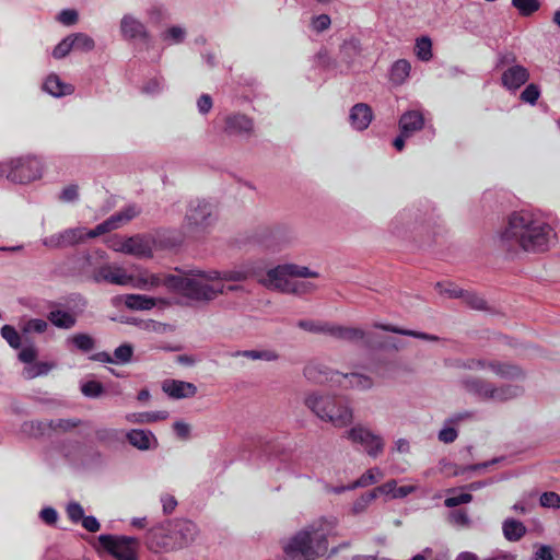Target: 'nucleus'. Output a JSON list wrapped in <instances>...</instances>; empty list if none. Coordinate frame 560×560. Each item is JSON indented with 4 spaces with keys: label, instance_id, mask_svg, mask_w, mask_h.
I'll use <instances>...</instances> for the list:
<instances>
[{
    "label": "nucleus",
    "instance_id": "obj_31",
    "mask_svg": "<svg viewBox=\"0 0 560 560\" xmlns=\"http://www.w3.org/2000/svg\"><path fill=\"white\" fill-rule=\"evenodd\" d=\"M95 440L107 446L114 447L122 444L125 441V433L120 429L101 427L94 431Z\"/></svg>",
    "mask_w": 560,
    "mask_h": 560
},
{
    "label": "nucleus",
    "instance_id": "obj_55",
    "mask_svg": "<svg viewBox=\"0 0 560 560\" xmlns=\"http://www.w3.org/2000/svg\"><path fill=\"white\" fill-rule=\"evenodd\" d=\"M71 50H73V42L71 35H68L54 48L52 57L56 59L65 58Z\"/></svg>",
    "mask_w": 560,
    "mask_h": 560
},
{
    "label": "nucleus",
    "instance_id": "obj_19",
    "mask_svg": "<svg viewBox=\"0 0 560 560\" xmlns=\"http://www.w3.org/2000/svg\"><path fill=\"white\" fill-rule=\"evenodd\" d=\"M467 370H483L490 369L494 374L502 378H518L522 376V371L516 365L502 363L499 361H487L482 359H467Z\"/></svg>",
    "mask_w": 560,
    "mask_h": 560
},
{
    "label": "nucleus",
    "instance_id": "obj_52",
    "mask_svg": "<svg viewBox=\"0 0 560 560\" xmlns=\"http://www.w3.org/2000/svg\"><path fill=\"white\" fill-rule=\"evenodd\" d=\"M375 500V493H372V491L362 494L360 498H358L351 508V512L354 515H359L366 511L368 506L371 504L372 501Z\"/></svg>",
    "mask_w": 560,
    "mask_h": 560
},
{
    "label": "nucleus",
    "instance_id": "obj_38",
    "mask_svg": "<svg viewBox=\"0 0 560 560\" xmlns=\"http://www.w3.org/2000/svg\"><path fill=\"white\" fill-rule=\"evenodd\" d=\"M446 293L452 298H462L470 307L475 310H483L486 307V301L470 291H463L460 289H448Z\"/></svg>",
    "mask_w": 560,
    "mask_h": 560
},
{
    "label": "nucleus",
    "instance_id": "obj_24",
    "mask_svg": "<svg viewBox=\"0 0 560 560\" xmlns=\"http://www.w3.org/2000/svg\"><path fill=\"white\" fill-rule=\"evenodd\" d=\"M162 390L173 399H184L194 397L197 394V386L190 382L165 380L162 383Z\"/></svg>",
    "mask_w": 560,
    "mask_h": 560
},
{
    "label": "nucleus",
    "instance_id": "obj_60",
    "mask_svg": "<svg viewBox=\"0 0 560 560\" xmlns=\"http://www.w3.org/2000/svg\"><path fill=\"white\" fill-rule=\"evenodd\" d=\"M81 423L78 419H55L51 420L52 431H63L67 432Z\"/></svg>",
    "mask_w": 560,
    "mask_h": 560
},
{
    "label": "nucleus",
    "instance_id": "obj_28",
    "mask_svg": "<svg viewBox=\"0 0 560 560\" xmlns=\"http://www.w3.org/2000/svg\"><path fill=\"white\" fill-rule=\"evenodd\" d=\"M424 126V117L419 110H408L399 119V128L402 136H411Z\"/></svg>",
    "mask_w": 560,
    "mask_h": 560
},
{
    "label": "nucleus",
    "instance_id": "obj_46",
    "mask_svg": "<svg viewBox=\"0 0 560 560\" xmlns=\"http://www.w3.org/2000/svg\"><path fill=\"white\" fill-rule=\"evenodd\" d=\"M415 51L421 61H429L432 58V42L430 37L422 36L416 40Z\"/></svg>",
    "mask_w": 560,
    "mask_h": 560
},
{
    "label": "nucleus",
    "instance_id": "obj_4",
    "mask_svg": "<svg viewBox=\"0 0 560 560\" xmlns=\"http://www.w3.org/2000/svg\"><path fill=\"white\" fill-rule=\"evenodd\" d=\"M250 277H257L258 273L255 271L250 264H243L232 269L226 270H190V280L197 282V289L209 288L213 291L209 298H191L194 301L210 302L217 296L225 294L224 282H242Z\"/></svg>",
    "mask_w": 560,
    "mask_h": 560
},
{
    "label": "nucleus",
    "instance_id": "obj_56",
    "mask_svg": "<svg viewBox=\"0 0 560 560\" xmlns=\"http://www.w3.org/2000/svg\"><path fill=\"white\" fill-rule=\"evenodd\" d=\"M48 329V323L42 318L28 319L23 327L24 332L44 334Z\"/></svg>",
    "mask_w": 560,
    "mask_h": 560
},
{
    "label": "nucleus",
    "instance_id": "obj_61",
    "mask_svg": "<svg viewBox=\"0 0 560 560\" xmlns=\"http://www.w3.org/2000/svg\"><path fill=\"white\" fill-rule=\"evenodd\" d=\"M539 501H540V505L544 508H552V509L560 508V495L552 491L544 492L540 495Z\"/></svg>",
    "mask_w": 560,
    "mask_h": 560
},
{
    "label": "nucleus",
    "instance_id": "obj_48",
    "mask_svg": "<svg viewBox=\"0 0 560 560\" xmlns=\"http://www.w3.org/2000/svg\"><path fill=\"white\" fill-rule=\"evenodd\" d=\"M298 327L310 332L314 334H328L329 323L325 322H316V320H306L302 319L298 322Z\"/></svg>",
    "mask_w": 560,
    "mask_h": 560
},
{
    "label": "nucleus",
    "instance_id": "obj_34",
    "mask_svg": "<svg viewBox=\"0 0 560 560\" xmlns=\"http://www.w3.org/2000/svg\"><path fill=\"white\" fill-rule=\"evenodd\" d=\"M502 533L508 541H520L527 533L526 526L515 518L509 517L502 523Z\"/></svg>",
    "mask_w": 560,
    "mask_h": 560
},
{
    "label": "nucleus",
    "instance_id": "obj_64",
    "mask_svg": "<svg viewBox=\"0 0 560 560\" xmlns=\"http://www.w3.org/2000/svg\"><path fill=\"white\" fill-rule=\"evenodd\" d=\"M39 517L45 524L55 525L58 521V513L54 508L47 506L40 511Z\"/></svg>",
    "mask_w": 560,
    "mask_h": 560
},
{
    "label": "nucleus",
    "instance_id": "obj_57",
    "mask_svg": "<svg viewBox=\"0 0 560 560\" xmlns=\"http://www.w3.org/2000/svg\"><path fill=\"white\" fill-rule=\"evenodd\" d=\"M453 425L454 424L447 423V421L445 422V425L440 430V432L438 434V438L441 442H443L445 444H450V443H453L457 439L458 433H457V430Z\"/></svg>",
    "mask_w": 560,
    "mask_h": 560
},
{
    "label": "nucleus",
    "instance_id": "obj_39",
    "mask_svg": "<svg viewBox=\"0 0 560 560\" xmlns=\"http://www.w3.org/2000/svg\"><path fill=\"white\" fill-rule=\"evenodd\" d=\"M55 368L52 362H35L25 365L22 371V376L25 380H33L38 376L47 375Z\"/></svg>",
    "mask_w": 560,
    "mask_h": 560
},
{
    "label": "nucleus",
    "instance_id": "obj_41",
    "mask_svg": "<svg viewBox=\"0 0 560 560\" xmlns=\"http://www.w3.org/2000/svg\"><path fill=\"white\" fill-rule=\"evenodd\" d=\"M232 357H244L250 360L276 361L279 354L273 350H243L231 353Z\"/></svg>",
    "mask_w": 560,
    "mask_h": 560
},
{
    "label": "nucleus",
    "instance_id": "obj_12",
    "mask_svg": "<svg viewBox=\"0 0 560 560\" xmlns=\"http://www.w3.org/2000/svg\"><path fill=\"white\" fill-rule=\"evenodd\" d=\"M254 241L264 249L277 253L291 243L292 234L283 225L261 226L256 230Z\"/></svg>",
    "mask_w": 560,
    "mask_h": 560
},
{
    "label": "nucleus",
    "instance_id": "obj_58",
    "mask_svg": "<svg viewBox=\"0 0 560 560\" xmlns=\"http://www.w3.org/2000/svg\"><path fill=\"white\" fill-rule=\"evenodd\" d=\"M67 515L72 523H80L84 517V510L78 502H70L67 505Z\"/></svg>",
    "mask_w": 560,
    "mask_h": 560
},
{
    "label": "nucleus",
    "instance_id": "obj_22",
    "mask_svg": "<svg viewBox=\"0 0 560 560\" xmlns=\"http://www.w3.org/2000/svg\"><path fill=\"white\" fill-rule=\"evenodd\" d=\"M125 440L128 443L142 452L155 450L159 445L155 434L150 430L131 429L125 433Z\"/></svg>",
    "mask_w": 560,
    "mask_h": 560
},
{
    "label": "nucleus",
    "instance_id": "obj_40",
    "mask_svg": "<svg viewBox=\"0 0 560 560\" xmlns=\"http://www.w3.org/2000/svg\"><path fill=\"white\" fill-rule=\"evenodd\" d=\"M411 65L406 59H399L394 62L390 69V80L393 83L402 84L409 77Z\"/></svg>",
    "mask_w": 560,
    "mask_h": 560
},
{
    "label": "nucleus",
    "instance_id": "obj_59",
    "mask_svg": "<svg viewBox=\"0 0 560 560\" xmlns=\"http://www.w3.org/2000/svg\"><path fill=\"white\" fill-rule=\"evenodd\" d=\"M330 24H331V20L328 14H319V15L313 16L312 21H311V27L317 33H322V32L328 30Z\"/></svg>",
    "mask_w": 560,
    "mask_h": 560
},
{
    "label": "nucleus",
    "instance_id": "obj_50",
    "mask_svg": "<svg viewBox=\"0 0 560 560\" xmlns=\"http://www.w3.org/2000/svg\"><path fill=\"white\" fill-rule=\"evenodd\" d=\"M165 88L164 79L154 77L149 79L142 86V92L147 95L154 96L160 94Z\"/></svg>",
    "mask_w": 560,
    "mask_h": 560
},
{
    "label": "nucleus",
    "instance_id": "obj_14",
    "mask_svg": "<svg viewBox=\"0 0 560 560\" xmlns=\"http://www.w3.org/2000/svg\"><path fill=\"white\" fill-rule=\"evenodd\" d=\"M88 232L89 231L84 228L66 229L44 237L42 244L49 249H61L74 246L90 238Z\"/></svg>",
    "mask_w": 560,
    "mask_h": 560
},
{
    "label": "nucleus",
    "instance_id": "obj_32",
    "mask_svg": "<svg viewBox=\"0 0 560 560\" xmlns=\"http://www.w3.org/2000/svg\"><path fill=\"white\" fill-rule=\"evenodd\" d=\"M329 336L346 341H360L364 340L365 331L357 327H348L341 325L330 324L328 334Z\"/></svg>",
    "mask_w": 560,
    "mask_h": 560
},
{
    "label": "nucleus",
    "instance_id": "obj_9",
    "mask_svg": "<svg viewBox=\"0 0 560 560\" xmlns=\"http://www.w3.org/2000/svg\"><path fill=\"white\" fill-rule=\"evenodd\" d=\"M88 301L80 294L69 296L67 304L54 303L47 313V320L56 328L70 330L85 311Z\"/></svg>",
    "mask_w": 560,
    "mask_h": 560
},
{
    "label": "nucleus",
    "instance_id": "obj_7",
    "mask_svg": "<svg viewBox=\"0 0 560 560\" xmlns=\"http://www.w3.org/2000/svg\"><path fill=\"white\" fill-rule=\"evenodd\" d=\"M317 277L318 273L311 270L308 267L295 264H283L269 269L264 277L258 278V281L267 289L278 290L280 292H293L296 291V287L289 278Z\"/></svg>",
    "mask_w": 560,
    "mask_h": 560
},
{
    "label": "nucleus",
    "instance_id": "obj_3",
    "mask_svg": "<svg viewBox=\"0 0 560 560\" xmlns=\"http://www.w3.org/2000/svg\"><path fill=\"white\" fill-rule=\"evenodd\" d=\"M129 287L138 290L151 291L161 285L166 287L168 290L183 294L191 300V298H209L213 291L209 288L197 289V282L190 280V270L182 276L153 273L147 269H137L135 272L129 273Z\"/></svg>",
    "mask_w": 560,
    "mask_h": 560
},
{
    "label": "nucleus",
    "instance_id": "obj_42",
    "mask_svg": "<svg viewBox=\"0 0 560 560\" xmlns=\"http://www.w3.org/2000/svg\"><path fill=\"white\" fill-rule=\"evenodd\" d=\"M381 478H383V472L380 468L374 467L364 472L359 479L349 483L350 489L364 488L371 485L376 483Z\"/></svg>",
    "mask_w": 560,
    "mask_h": 560
},
{
    "label": "nucleus",
    "instance_id": "obj_17",
    "mask_svg": "<svg viewBox=\"0 0 560 560\" xmlns=\"http://www.w3.org/2000/svg\"><path fill=\"white\" fill-rule=\"evenodd\" d=\"M304 377L314 384L331 383L337 386L341 373L332 370L318 360L310 361L303 369Z\"/></svg>",
    "mask_w": 560,
    "mask_h": 560
},
{
    "label": "nucleus",
    "instance_id": "obj_43",
    "mask_svg": "<svg viewBox=\"0 0 560 560\" xmlns=\"http://www.w3.org/2000/svg\"><path fill=\"white\" fill-rule=\"evenodd\" d=\"M49 430L52 431L51 420L27 421L22 424V431L33 436L44 435Z\"/></svg>",
    "mask_w": 560,
    "mask_h": 560
},
{
    "label": "nucleus",
    "instance_id": "obj_44",
    "mask_svg": "<svg viewBox=\"0 0 560 560\" xmlns=\"http://www.w3.org/2000/svg\"><path fill=\"white\" fill-rule=\"evenodd\" d=\"M185 37L186 30L179 25L168 27L161 35L162 40L168 45L180 44L184 42Z\"/></svg>",
    "mask_w": 560,
    "mask_h": 560
},
{
    "label": "nucleus",
    "instance_id": "obj_26",
    "mask_svg": "<svg viewBox=\"0 0 560 560\" xmlns=\"http://www.w3.org/2000/svg\"><path fill=\"white\" fill-rule=\"evenodd\" d=\"M373 386V380L364 374L360 373H341L340 381H338L337 387L343 389H358L366 390Z\"/></svg>",
    "mask_w": 560,
    "mask_h": 560
},
{
    "label": "nucleus",
    "instance_id": "obj_13",
    "mask_svg": "<svg viewBox=\"0 0 560 560\" xmlns=\"http://www.w3.org/2000/svg\"><path fill=\"white\" fill-rule=\"evenodd\" d=\"M345 436L355 445H360L371 457H377L384 451V440L381 435L372 432L368 427L357 424L346 431Z\"/></svg>",
    "mask_w": 560,
    "mask_h": 560
},
{
    "label": "nucleus",
    "instance_id": "obj_1",
    "mask_svg": "<svg viewBox=\"0 0 560 560\" xmlns=\"http://www.w3.org/2000/svg\"><path fill=\"white\" fill-rule=\"evenodd\" d=\"M555 238L553 229L527 210L512 213L501 234V241L506 247H521L526 252H545L555 243Z\"/></svg>",
    "mask_w": 560,
    "mask_h": 560
},
{
    "label": "nucleus",
    "instance_id": "obj_36",
    "mask_svg": "<svg viewBox=\"0 0 560 560\" xmlns=\"http://www.w3.org/2000/svg\"><path fill=\"white\" fill-rule=\"evenodd\" d=\"M124 302L128 308L136 311H149L156 305L154 298L142 294H126Z\"/></svg>",
    "mask_w": 560,
    "mask_h": 560
},
{
    "label": "nucleus",
    "instance_id": "obj_37",
    "mask_svg": "<svg viewBox=\"0 0 560 560\" xmlns=\"http://www.w3.org/2000/svg\"><path fill=\"white\" fill-rule=\"evenodd\" d=\"M374 327L380 328L385 331H390V332H395V334L402 335V336H409V337H413V338H418V339H422V340H427V341L440 340V338L435 335L417 331V330H411V329H404V328H399V327L393 326V325L374 324Z\"/></svg>",
    "mask_w": 560,
    "mask_h": 560
},
{
    "label": "nucleus",
    "instance_id": "obj_20",
    "mask_svg": "<svg viewBox=\"0 0 560 560\" xmlns=\"http://www.w3.org/2000/svg\"><path fill=\"white\" fill-rule=\"evenodd\" d=\"M119 30L122 38L127 40H140L145 44L151 40L145 24L132 14L122 15Z\"/></svg>",
    "mask_w": 560,
    "mask_h": 560
},
{
    "label": "nucleus",
    "instance_id": "obj_63",
    "mask_svg": "<svg viewBox=\"0 0 560 560\" xmlns=\"http://www.w3.org/2000/svg\"><path fill=\"white\" fill-rule=\"evenodd\" d=\"M472 500V495L469 493H460L458 495L448 497L445 499L444 504L447 508H455L460 504L469 503Z\"/></svg>",
    "mask_w": 560,
    "mask_h": 560
},
{
    "label": "nucleus",
    "instance_id": "obj_23",
    "mask_svg": "<svg viewBox=\"0 0 560 560\" xmlns=\"http://www.w3.org/2000/svg\"><path fill=\"white\" fill-rule=\"evenodd\" d=\"M528 69L521 65H514L509 67L502 72L501 75L502 85L511 92H515L516 90H518L528 81Z\"/></svg>",
    "mask_w": 560,
    "mask_h": 560
},
{
    "label": "nucleus",
    "instance_id": "obj_16",
    "mask_svg": "<svg viewBox=\"0 0 560 560\" xmlns=\"http://www.w3.org/2000/svg\"><path fill=\"white\" fill-rule=\"evenodd\" d=\"M223 133L228 137L248 139L254 132L252 118L241 113L228 114L223 119Z\"/></svg>",
    "mask_w": 560,
    "mask_h": 560
},
{
    "label": "nucleus",
    "instance_id": "obj_33",
    "mask_svg": "<svg viewBox=\"0 0 560 560\" xmlns=\"http://www.w3.org/2000/svg\"><path fill=\"white\" fill-rule=\"evenodd\" d=\"M168 416L166 410L129 412L125 416V420L132 424H147L165 420Z\"/></svg>",
    "mask_w": 560,
    "mask_h": 560
},
{
    "label": "nucleus",
    "instance_id": "obj_10",
    "mask_svg": "<svg viewBox=\"0 0 560 560\" xmlns=\"http://www.w3.org/2000/svg\"><path fill=\"white\" fill-rule=\"evenodd\" d=\"M97 541L101 549L117 560H138L140 540L137 537L102 534Z\"/></svg>",
    "mask_w": 560,
    "mask_h": 560
},
{
    "label": "nucleus",
    "instance_id": "obj_45",
    "mask_svg": "<svg viewBox=\"0 0 560 560\" xmlns=\"http://www.w3.org/2000/svg\"><path fill=\"white\" fill-rule=\"evenodd\" d=\"M73 42V50L81 52H89L94 49V39L85 33H73L71 34Z\"/></svg>",
    "mask_w": 560,
    "mask_h": 560
},
{
    "label": "nucleus",
    "instance_id": "obj_27",
    "mask_svg": "<svg viewBox=\"0 0 560 560\" xmlns=\"http://www.w3.org/2000/svg\"><path fill=\"white\" fill-rule=\"evenodd\" d=\"M65 345L69 351L89 353L95 349L96 341L88 332H75L66 338Z\"/></svg>",
    "mask_w": 560,
    "mask_h": 560
},
{
    "label": "nucleus",
    "instance_id": "obj_51",
    "mask_svg": "<svg viewBox=\"0 0 560 560\" xmlns=\"http://www.w3.org/2000/svg\"><path fill=\"white\" fill-rule=\"evenodd\" d=\"M1 336L14 349H19L22 345L21 336L13 326L4 325L1 328Z\"/></svg>",
    "mask_w": 560,
    "mask_h": 560
},
{
    "label": "nucleus",
    "instance_id": "obj_49",
    "mask_svg": "<svg viewBox=\"0 0 560 560\" xmlns=\"http://www.w3.org/2000/svg\"><path fill=\"white\" fill-rule=\"evenodd\" d=\"M81 392L85 397L98 398L104 393L102 383L90 380L81 384Z\"/></svg>",
    "mask_w": 560,
    "mask_h": 560
},
{
    "label": "nucleus",
    "instance_id": "obj_30",
    "mask_svg": "<svg viewBox=\"0 0 560 560\" xmlns=\"http://www.w3.org/2000/svg\"><path fill=\"white\" fill-rule=\"evenodd\" d=\"M462 385L466 392L482 400H490L492 384L477 377H465Z\"/></svg>",
    "mask_w": 560,
    "mask_h": 560
},
{
    "label": "nucleus",
    "instance_id": "obj_25",
    "mask_svg": "<svg viewBox=\"0 0 560 560\" xmlns=\"http://www.w3.org/2000/svg\"><path fill=\"white\" fill-rule=\"evenodd\" d=\"M372 119V108L365 103H358L350 109V125L358 131L365 130L370 126Z\"/></svg>",
    "mask_w": 560,
    "mask_h": 560
},
{
    "label": "nucleus",
    "instance_id": "obj_11",
    "mask_svg": "<svg viewBox=\"0 0 560 560\" xmlns=\"http://www.w3.org/2000/svg\"><path fill=\"white\" fill-rule=\"evenodd\" d=\"M215 221L214 206L206 200L189 202L183 228L191 234L205 232Z\"/></svg>",
    "mask_w": 560,
    "mask_h": 560
},
{
    "label": "nucleus",
    "instance_id": "obj_5",
    "mask_svg": "<svg viewBox=\"0 0 560 560\" xmlns=\"http://www.w3.org/2000/svg\"><path fill=\"white\" fill-rule=\"evenodd\" d=\"M283 550L285 560H313L327 552V533L320 524H311L296 533Z\"/></svg>",
    "mask_w": 560,
    "mask_h": 560
},
{
    "label": "nucleus",
    "instance_id": "obj_21",
    "mask_svg": "<svg viewBox=\"0 0 560 560\" xmlns=\"http://www.w3.org/2000/svg\"><path fill=\"white\" fill-rule=\"evenodd\" d=\"M114 249L137 257L152 256V247L150 241L138 235L121 241L118 245L114 246Z\"/></svg>",
    "mask_w": 560,
    "mask_h": 560
},
{
    "label": "nucleus",
    "instance_id": "obj_15",
    "mask_svg": "<svg viewBox=\"0 0 560 560\" xmlns=\"http://www.w3.org/2000/svg\"><path fill=\"white\" fill-rule=\"evenodd\" d=\"M139 214L136 206H128L125 209L114 213L108 219L89 230V237H97L110 231L117 230Z\"/></svg>",
    "mask_w": 560,
    "mask_h": 560
},
{
    "label": "nucleus",
    "instance_id": "obj_2",
    "mask_svg": "<svg viewBox=\"0 0 560 560\" xmlns=\"http://www.w3.org/2000/svg\"><path fill=\"white\" fill-rule=\"evenodd\" d=\"M198 535L197 525L189 520H175L151 527L145 545L152 552H171L190 545Z\"/></svg>",
    "mask_w": 560,
    "mask_h": 560
},
{
    "label": "nucleus",
    "instance_id": "obj_29",
    "mask_svg": "<svg viewBox=\"0 0 560 560\" xmlns=\"http://www.w3.org/2000/svg\"><path fill=\"white\" fill-rule=\"evenodd\" d=\"M43 88L54 97L71 95L74 92V86L72 84L66 83L55 73H51L46 78Z\"/></svg>",
    "mask_w": 560,
    "mask_h": 560
},
{
    "label": "nucleus",
    "instance_id": "obj_54",
    "mask_svg": "<svg viewBox=\"0 0 560 560\" xmlns=\"http://www.w3.org/2000/svg\"><path fill=\"white\" fill-rule=\"evenodd\" d=\"M133 348L129 343H124L117 347L114 351V363H128L131 360Z\"/></svg>",
    "mask_w": 560,
    "mask_h": 560
},
{
    "label": "nucleus",
    "instance_id": "obj_53",
    "mask_svg": "<svg viewBox=\"0 0 560 560\" xmlns=\"http://www.w3.org/2000/svg\"><path fill=\"white\" fill-rule=\"evenodd\" d=\"M540 93L539 86L535 83H530L521 93L520 98L524 103L535 105L540 97Z\"/></svg>",
    "mask_w": 560,
    "mask_h": 560
},
{
    "label": "nucleus",
    "instance_id": "obj_18",
    "mask_svg": "<svg viewBox=\"0 0 560 560\" xmlns=\"http://www.w3.org/2000/svg\"><path fill=\"white\" fill-rule=\"evenodd\" d=\"M93 280L96 283L106 282L109 284L127 287L130 282L129 272L115 264H103L93 271Z\"/></svg>",
    "mask_w": 560,
    "mask_h": 560
},
{
    "label": "nucleus",
    "instance_id": "obj_47",
    "mask_svg": "<svg viewBox=\"0 0 560 560\" xmlns=\"http://www.w3.org/2000/svg\"><path fill=\"white\" fill-rule=\"evenodd\" d=\"M511 3L522 16H530L540 8L538 0H511Z\"/></svg>",
    "mask_w": 560,
    "mask_h": 560
},
{
    "label": "nucleus",
    "instance_id": "obj_35",
    "mask_svg": "<svg viewBox=\"0 0 560 560\" xmlns=\"http://www.w3.org/2000/svg\"><path fill=\"white\" fill-rule=\"evenodd\" d=\"M522 393L523 388L518 385L506 384L500 387H495L492 385L490 400L504 402L521 396Z\"/></svg>",
    "mask_w": 560,
    "mask_h": 560
},
{
    "label": "nucleus",
    "instance_id": "obj_62",
    "mask_svg": "<svg viewBox=\"0 0 560 560\" xmlns=\"http://www.w3.org/2000/svg\"><path fill=\"white\" fill-rule=\"evenodd\" d=\"M79 15L78 12L73 9H65L60 11L57 16V20L67 26L73 25L78 22Z\"/></svg>",
    "mask_w": 560,
    "mask_h": 560
},
{
    "label": "nucleus",
    "instance_id": "obj_6",
    "mask_svg": "<svg viewBox=\"0 0 560 560\" xmlns=\"http://www.w3.org/2000/svg\"><path fill=\"white\" fill-rule=\"evenodd\" d=\"M304 402L320 420L331 423L335 428H346L353 421V409L350 404L336 396L312 393L305 397Z\"/></svg>",
    "mask_w": 560,
    "mask_h": 560
},
{
    "label": "nucleus",
    "instance_id": "obj_8",
    "mask_svg": "<svg viewBox=\"0 0 560 560\" xmlns=\"http://www.w3.org/2000/svg\"><path fill=\"white\" fill-rule=\"evenodd\" d=\"M43 174V163L34 155L19 156L0 162V177L5 176L15 184H28L39 179Z\"/></svg>",
    "mask_w": 560,
    "mask_h": 560
}]
</instances>
